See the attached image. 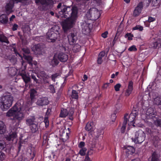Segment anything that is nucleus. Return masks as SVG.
I'll return each instance as SVG.
<instances>
[{
    "mask_svg": "<svg viewBox=\"0 0 161 161\" xmlns=\"http://www.w3.org/2000/svg\"><path fill=\"white\" fill-rule=\"evenodd\" d=\"M125 38H128V40L130 41L132 40L133 39V37L134 36L132 34H131V33H127L125 35Z\"/></svg>",
    "mask_w": 161,
    "mask_h": 161,
    "instance_id": "c9c22d12",
    "label": "nucleus"
},
{
    "mask_svg": "<svg viewBox=\"0 0 161 161\" xmlns=\"http://www.w3.org/2000/svg\"><path fill=\"white\" fill-rule=\"evenodd\" d=\"M58 60V57H56L55 55H54L50 62V65L53 67L57 66L59 63Z\"/></svg>",
    "mask_w": 161,
    "mask_h": 161,
    "instance_id": "aec40b11",
    "label": "nucleus"
},
{
    "mask_svg": "<svg viewBox=\"0 0 161 161\" xmlns=\"http://www.w3.org/2000/svg\"><path fill=\"white\" fill-rule=\"evenodd\" d=\"M31 78L36 83H39L38 80L36 77V75L34 74H32L31 75Z\"/></svg>",
    "mask_w": 161,
    "mask_h": 161,
    "instance_id": "79ce46f5",
    "label": "nucleus"
},
{
    "mask_svg": "<svg viewBox=\"0 0 161 161\" xmlns=\"http://www.w3.org/2000/svg\"><path fill=\"white\" fill-rule=\"evenodd\" d=\"M94 128V126L92 122L88 123L86 125L85 127L86 130L88 131L91 130V131H92L93 130Z\"/></svg>",
    "mask_w": 161,
    "mask_h": 161,
    "instance_id": "b1692460",
    "label": "nucleus"
},
{
    "mask_svg": "<svg viewBox=\"0 0 161 161\" xmlns=\"http://www.w3.org/2000/svg\"><path fill=\"white\" fill-rule=\"evenodd\" d=\"M145 134L144 132L142 130H139L135 133L131 139L135 143H140L145 140Z\"/></svg>",
    "mask_w": 161,
    "mask_h": 161,
    "instance_id": "20e7f679",
    "label": "nucleus"
},
{
    "mask_svg": "<svg viewBox=\"0 0 161 161\" xmlns=\"http://www.w3.org/2000/svg\"><path fill=\"white\" fill-rule=\"evenodd\" d=\"M12 104V101H1L0 105L3 110L8 109Z\"/></svg>",
    "mask_w": 161,
    "mask_h": 161,
    "instance_id": "4468645a",
    "label": "nucleus"
},
{
    "mask_svg": "<svg viewBox=\"0 0 161 161\" xmlns=\"http://www.w3.org/2000/svg\"><path fill=\"white\" fill-rule=\"evenodd\" d=\"M43 47L44 45L42 44L39 43L34 45L31 48V49L36 54H40L42 53V51Z\"/></svg>",
    "mask_w": 161,
    "mask_h": 161,
    "instance_id": "0eeeda50",
    "label": "nucleus"
},
{
    "mask_svg": "<svg viewBox=\"0 0 161 161\" xmlns=\"http://www.w3.org/2000/svg\"><path fill=\"white\" fill-rule=\"evenodd\" d=\"M121 85L119 83L116 84L114 86V88L116 92L119 91V90L120 88L121 87Z\"/></svg>",
    "mask_w": 161,
    "mask_h": 161,
    "instance_id": "49530a36",
    "label": "nucleus"
},
{
    "mask_svg": "<svg viewBox=\"0 0 161 161\" xmlns=\"http://www.w3.org/2000/svg\"><path fill=\"white\" fill-rule=\"evenodd\" d=\"M128 50L130 51H136L137 50L136 48L135 45H132L128 49Z\"/></svg>",
    "mask_w": 161,
    "mask_h": 161,
    "instance_id": "8fccbe9b",
    "label": "nucleus"
},
{
    "mask_svg": "<svg viewBox=\"0 0 161 161\" xmlns=\"http://www.w3.org/2000/svg\"><path fill=\"white\" fill-rule=\"evenodd\" d=\"M59 27L54 26L52 27L47 33V41L48 42H55L58 36Z\"/></svg>",
    "mask_w": 161,
    "mask_h": 161,
    "instance_id": "7ed1b4c3",
    "label": "nucleus"
},
{
    "mask_svg": "<svg viewBox=\"0 0 161 161\" xmlns=\"http://www.w3.org/2000/svg\"><path fill=\"white\" fill-rule=\"evenodd\" d=\"M68 114V112L66 109L62 108L60 114L59 116L60 117H65Z\"/></svg>",
    "mask_w": 161,
    "mask_h": 161,
    "instance_id": "393cba45",
    "label": "nucleus"
},
{
    "mask_svg": "<svg viewBox=\"0 0 161 161\" xmlns=\"http://www.w3.org/2000/svg\"><path fill=\"white\" fill-rule=\"evenodd\" d=\"M128 115V114H126L124 116V121L121 130V132L122 133H124L125 132L126 125L127 122V117Z\"/></svg>",
    "mask_w": 161,
    "mask_h": 161,
    "instance_id": "a211bd4d",
    "label": "nucleus"
},
{
    "mask_svg": "<svg viewBox=\"0 0 161 161\" xmlns=\"http://www.w3.org/2000/svg\"><path fill=\"white\" fill-rule=\"evenodd\" d=\"M8 21L7 15L5 14H3L0 16V22L3 24H6Z\"/></svg>",
    "mask_w": 161,
    "mask_h": 161,
    "instance_id": "6ab92c4d",
    "label": "nucleus"
},
{
    "mask_svg": "<svg viewBox=\"0 0 161 161\" xmlns=\"http://www.w3.org/2000/svg\"><path fill=\"white\" fill-rule=\"evenodd\" d=\"M143 7V3L142 2H140L135 8L133 13V15L135 17L138 16L141 13Z\"/></svg>",
    "mask_w": 161,
    "mask_h": 161,
    "instance_id": "9b49d317",
    "label": "nucleus"
},
{
    "mask_svg": "<svg viewBox=\"0 0 161 161\" xmlns=\"http://www.w3.org/2000/svg\"><path fill=\"white\" fill-rule=\"evenodd\" d=\"M17 135L16 133L15 132L10 133L9 135L5 137V138L7 140L10 142V143H12L13 141L17 137Z\"/></svg>",
    "mask_w": 161,
    "mask_h": 161,
    "instance_id": "f3484780",
    "label": "nucleus"
},
{
    "mask_svg": "<svg viewBox=\"0 0 161 161\" xmlns=\"http://www.w3.org/2000/svg\"><path fill=\"white\" fill-rule=\"evenodd\" d=\"M59 74L58 73H56L53 74L51 76V79L53 81L55 82V79L59 75Z\"/></svg>",
    "mask_w": 161,
    "mask_h": 161,
    "instance_id": "37998d69",
    "label": "nucleus"
},
{
    "mask_svg": "<svg viewBox=\"0 0 161 161\" xmlns=\"http://www.w3.org/2000/svg\"><path fill=\"white\" fill-rule=\"evenodd\" d=\"M159 156L155 152H154L152 155L151 157L149 158V161H158Z\"/></svg>",
    "mask_w": 161,
    "mask_h": 161,
    "instance_id": "4be33fe9",
    "label": "nucleus"
},
{
    "mask_svg": "<svg viewBox=\"0 0 161 161\" xmlns=\"http://www.w3.org/2000/svg\"><path fill=\"white\" fill-rule=\"evenodd\" d=\"M35 119L34 118H33L32 119H27L26 120V123L28 125L31 126L33 124H35Z\"/></svg>",
    "mask_w": 161,
    "mask_h": 161,
    "instance_id": "72a5a7b5",
    "label": "nucleus"
},
{
    "mask_svg": "<svg viewBox=\"0 0 161 161\" xmlns=\"http://www.w3.org/2000/svg\"><path fill=\"white\" fill-rule=\"evenodd\" d=\"M23 54H29L30 53V49L27 47H24L22 49Z\"/></svg>",
    "mask_w": 161,
    "mask_h": 161,
    "instance_id": "ea45409f",
    "label": "nucleus"
},
{
    "mask_svg": "<svg viewBox=\"0 0 161 161\" xmlns=\"http://www.w3.org/2000/svg\"><path fill=\"white\" fill-rule=\"evenodd\" d=\"M74 111L73 109H71L68 112V114L69 116V119H70L72 120L73 119L72 116L74 114Z\"/></svg>",
    "mask_w": 161,
    "mask_h": 161,
    "instance_id": "603ef678",
    "label": "nucleus"
},
{
    "mask_svg": "<svg viewBox=\"0 0 161 161\" xmlns=\"http://www.w3.org/2000/svg\"><path fill=\"white\" fill-rule=\"evenodd\" d=\"M52 0H46L45 5L47 6L50 5L52 4Z\"/></svg>",
    "mask_w": 161,
    "mask_h": 161,
    "instance_id": "6e6d98bb",
    "label": "nucleus"
},
{
    "mask_svg": "<svg viewBox=\"0 0 161 161\" xmlns=\"http://www.w3.org/2000/svg\"><path fill=\"white\" fill-rule=\"evenodd\" d=\"M5 143L3 141L0 140V151L3 150L4 148Z\"/></svg>",
    "mask_w": 161,
    "mask_h": 161,
    "instance_id": "a18cd8bd",
    "label": "nucleus"
},
{
    "mask_svg": "<svg viewBox=\"0 0 161 161\" xmlns=\"http://www.w3.org/2000/svg\"><path fill=\"white\" fill-rule=\"evenodd\" d=\"M155 119L152 120L153 121L154 125L157 127H161V119H157V118H155Z\"/></svg>",
    "mask_w": 161,
    "mask_h": 161,
    "instance_id": "7c9ffc66",
    "label": "nucleus"
},
{
    "mask_svg": "<svg viewBox=\"0 0 161 161\" xmlns=\"http://www.w3.org/2000/svg\"><path fill=\"white\" fill-rule=\"evenodd\" d=\"M100 135V133L97 130H96L93 134V135L96 138H98Z\"/></svg>",
    "mask_w": 161,
    "mask_h": 161,
    "instance_id": "864d4df0",
    "label": "nucleus"
},
{
    "mask_svg": "<svg viewBox=\"0 0 161 161\" xmlns=\"http://www.w3.org/2000/svg\"><path fill=\"white\" fill-rule=\"evenodd\" d=\"M37 93V92L34 89H32L30 90V97L31 100L35 99Z\"/></svg>",
    "mask_w": 161,
    "mask_h": 161,
    "instance_id": "c85d7f7f",
    "label": "nucleus"
},
{
    "mask_svg": "<svg viewBox=\"0 0 161 161\" xmlns=\"http://www.w3.org/2000/svg\"><path fill=\"white\" fill-rule=\"evenodd\" d=\"M40 76L44 84H49V80H48V78L50 77L45 71H42L41 72Z\"/></svg>",
    "mask_w": 161,
    "mask_h": 161,
    "instance_id": "dca6fc26",
    "label": "nucleus"
},
{
    "mask_svg": "<svg viewBox=\"0 0 161 161\" xmlns=\"http://www.w3.org/2000/svg\"><path fill=\"white\" fill-rule=\"evenodd\" d=\"M1 101H13V97L11 93L6 92L0 97Z\"/></svg>",
    "mask_w": 161,
    "mask_h": 161,
    "instance_id": "ddd939ff",
    "label": "nucleus"
},
{
    "mask_svg": "<svg viewBox=\"0 0 161 161\" xmlns=\"http://www.w3.org/2000/svg\"><path fill=\"white\" fill-rule=\"evenodd\" d=\"M126 150L127 152L129 154H133L135 151V149L133 147L130 146H128L126 148Z\"/></svg>",
    "mask_w": 161,
    "mask_h": 161,
    "instance_id": "2f4dec72",
    "label": "nucleus"
},
{
    "mask_svg": "<svg viewBox=\"0 0 161 161\" xmlns=\"http://www.w3.org/2000/svg\"><path fill=\"white\" fill-rule=\"evenodd\" d=\"M23 58H24L27 61L29 64H32V58L30 56H26L23 54Z\"/></svg>",
    "mask_w": 161,
    "mask_h": 161,
    "instance_id": "bb28decb",
    "label": "nucleus"
},
{
    "mask_svg": "<svg viewBox=\"0 0 161 161\" xmlns=\"http://www.w3.org/2000/svg\"><path fill=\"white\" fill-rule=\"evenodd\" d=\"M48 89L50 90V92L54 93L55 92V90L54 86L53 85H50L48 87Z\"/></svg>",
    "mask_w": 161,
    "mask_h": 161,
    "instance_id": "a19ab883",
    "label": "nucleus"
},
{
    "mask_svg": "<svg viewBox=\"0 0 161 161\" xmlns=\"http://www.w3.org/2000/svg\"><path fill=\"white\" fill-rule=\"evenodd\" d=\"M110 84V83H104L102 87L103 88L106 89Z\"/></svg>",
    "mask_w": 161,
    "mask_h": 161,
    "instance_id": "774afa93",
    "label": "nucleus"
},
{
    "mask_svg": "<svg viewBox=\"0 0 161 161\" xmlns=\"http://www.w3.org/2000/svg\"><path fill=\"white\" fill-rule=\"evenodd\" d=\"M8 117H13L11 119L14 122L19 123L24 118L25 114L21 110V107L17 103L6 113Z\"/></svg>",
    "mask_w": 161,
    "mask_h": 161,
    "instance_id": "f03ea898",
    "label": "nucleus"
},
{
    "mask_svg": "<svg viewBox=\"0 0 161 161\" xmlns=\"http://www.w3.org/2000/svg\"><path fill=\"white\" fill-rule=\"evenodd\" d=\"M14 3L10 1L6 4L5 7L6 13L7 14H9L13 12V9L14 6Z\"/></svg>",
    "mask_w": 161,
    "mask_h": 161,
    "instance_id": "f8f14e48",
    "label": "nucleus"
},
{
    "mask_svg": "<svg viewBox=\"0 0 161 161\" xmlns=\"http://www.w3.org/2000/svg\"><path fill=\"white\" fill-rule=\"evenodd\" d=\"M105 52L104 51H102L99 53L98 56L101 58H103L105 56Z\"/></svg>",
    "mask_w": 161,
    "mask_h": 161,
    "instance_id": "0e129e2a",
    "label": "nucleus"
},
{
    "mask_svg": "<svg viewBox=\"0 0 161 161\" xmlns=\"http://www.w3.org/2000/svg\"><path fill=\"white\" fill-rule=\"evenodd\" d=\"M11 50L14 52V53L16 54V56H17V55H18L20 57H22L19 53L18 52L17 50L15 47H13L11 49Z\"/></svg>",
    "mask_w": 161,
    "mask_h": 161,
    "instance_id": "c03bdc74",
    "label": "nucleus"
},
{
    "mask_svg": "<svg viewBox=\"0 0 161 161\" xmlns=\"http://www.w3.org/2000/svg\"><path fill=\"white\" fill-rule=\"evenodd\" d=\"M78 97L79 96L76 90L73 89L72 91L70 99L77 100Z\"/></svg>",
    "mask_w": 161,
    "mask_h": 161,
    "instance_id": "5701e85b",
    "label": "nucleus"
},
{
    "mask_svg": "<svg viewBox=\"0 0 161 161\" xmlns=\"http://www.w3.org/2000/svg\"><path fill=\"white\" fill-rule=\"evenodd\" d=\"M133 31L136 30H139L140 31H142L143 30V27L140 25H136L135 27L132 28Z\"/></svg>",
    "mask_w": 161,
    "mask_h": 161,
    "instance_id": "e433bc0d",
    "label": "nucleus"
},
{
    "mask_svg": "<svg viewBox=\"0 0 161 161\" xmlns=\"http://www.w3.org/2000/svg\"><path fill=\"white\" fill-rule=\"evenodd\" d=\"M87 150V149L85 147L82 148L80 151L79 153L81 156H84L86 154V152Z\"/></svg>",
    "mask_w": 161,
    "mask_h": 161,
    "instance_id": "4c0bfd02",
    "label": "nucleus"
},
{
    "mask_svg": "<svg viewBox=\"0 0 161 161\" xmlns=\"http://www.w3.org/2000/svg\"><path fill=\"white\" fill-rule=\"evenodd\" d=\"M30 128L32 133H34L36 132L38 129L37 124L35 123L32 124V125L30 126Z\"/></svg>",
    "mask_w": 161,
    "mask_h": 161,
    "instance_id": "a878e982",
    "label": "nucleus"
},
{
    "mask_svg": "<svg viewBox=\"0 0 161 161\" xmlns=\"http://www.w3.org/2000/svg\"><path fill=\"white\" fill-rule=\"evenodd\" d=\"M108 34V32L107 31H105L104 33H103L101 35V36L104 38H105L107 37V35Z\"/></svg>",
    "mask_w": 161,
    "mask_h": 161,
    "instance_id": "bf43d9fd",
    "label": "nucleus"
},
{
    "mask_svg": "<svg viewBox=\"0 0 161 161\" xmlns=\"http://www.w3.org/2000/svg\"><path fill=\"white\" fill-rule=\"evenodd\" d=\"M58 58L60 61L65 62L68 60V56L65 53L61 52L58 54Z\"/></svg>",
    "mask_w": 161,
    "mask_h": 161,
    "instance_id": "2eb2a0df",
    "label": "nucleus"
},
{
    "mask_svg": "<svg viewBox=\"0 0 161 161\" xmlns=\"http://www.w3.org/2000/svg\"><path fill=\"white\" fill-rule=\"evenodd\" d=\"M85 1H88L89 0H84ZM102 0H93V2L97 5V6L100 5L102 3Z\"/></svg>",
    "mask_w": 161,
    "mask_h": 161,
    "instance_id": "09e8293b",
    "label": "nucleus"
},
{
    "mask_svg": "<svg viewBox=\"0 0 161 161\" xmlns=\"http://www.w3.org/2000/svg\"><path fill=\"white\" fill-rule=\"evenodd\" d=\"M85 145V142H80L79 143L78 147H79L80 148H83V147Z\"/></svg>",
    "mask_w": 161,
    "mask_h": 161,
    "instance_id": "052dcab7",
    "label": "nucleus"
},
{
    "mask_svg": "<svg viewBox=\"0 0 161 161\" xmlns=\"http://www.w3.org/2000/svg\"><path fill=\"white\" fill-rule=\"evenodd\" d=\"M6 131V127L4 123L1 121H0V134H4Z\"/></svg>",
    "mask_w": 161,
    "mask_h": 161,
    "instance_id": "412c9836",
    "label": "nucleus"
},
{
    "mask_svg": "<svg viewBox=\"0 0 161 161\" xmlns=\"http://www.w3.org/2000/svg\"><path fill=\"white\" fill-rule=\"evenodd\" d=\"M134 89L133 82L132 80H130L129 82L126 89L125 91V96L129 97L132 93Z\"/></svg>",
    "mask_w": 161,
    "mask_h": 161,
    "instance_id": "1a4fd4ad",
    "label": "nucleus"
},
{
    "mask_svg": "<svg viewBox=\"0 0 161 161\" xmlns=\"http://www.w3.org/2000/svg\"><path fill=\"white\" fill-rule=\"evenodd\" d=\"M161 0H152V5L153 6H156L160 3Z\"/></svg>",
    "mask_w": 161,
    "mask_h": 161,
    "instance_id": "58836bf2",
    "label": "nucleus"
},
{
    "mask_svg": "<svg viewBox=\"0 0 161 161\" xmlns=\"http://www.w3.org/2000/svg\"><path fill=\"white\" fill-rule=\"evenodd\" d=\"M56 10L58 14L56 13L58 18H64L67 19L63 22L62 26L64 32L72 28L75 24L78 17V9L76 7L71 8L59 3L57 7Z\"/></svg>",
    "mask_w": 161,
    "mask_h": 161,
    "instance_id": "f257e3e1",
    "label": "nucleus"
},
{
    "mask_svg": "<svg viewBox=\"0 0 161 161\" xmlns=\"http://www.w3.org/2000/svg\"><path fill=\"white\" fill-rule=\"evenodd\" d=\"M19 75L22 77V78L24 81L26 87L29 86L30 87L29 83L31 81V79L30 77L27 75L25 72H20L19 73Z\"/></svg>",
    "mask_w": 161,
    "mask_h": 161,
    "instance_id": "6e6552de",
    "label": "nucleus"
},
{
    "mask_svg": "<svg viewBox=\"0 0 161 161\" xmlns=\"http://www.w3.org/2000/svg\"><path fill=\"white\" fill-rule=\"evenodd\" d=\"M69 43L70 45H74L77 40L76 34L74 33H71L68 36Z\"/></svg>",
    "mask_w": 161,
    "mask_h": 161,
    "instance_id": "9d476101",
    "label": "nucleus"
},
{
    "mask_svg": "<svg viewBox=\"0 0 161 161\" xmlns=\"http://www.w3.org/2000/svg\"><path fill=\"white\" fill-rule=\"evenodd\" d=\"M133 114H130L129 116V119H127V121L129 122L128 125H131V123H132V124H133V121L135 119V116Z\"/></svg>",
    "mask_w": 161,
    "mask_h": 161,
    "instance_id": "c756f323",
    "label": "nucleus"
},
{
    "mask_svg": "<svg viewBox=\"0 0 161 161\" xmlns=\"http://www.w3.org/2000/svg\"><path fill=\"white\" fill-rule=\"evenodd\" d=\"M153 140V141L154 142V143L156 142V143L159 140V138L158 136H154Z\"/></svg>",
    "mask_w": 161,
    "mask_h": 161,
    "instance_id": "338daca9",
    "label": "nucleus"
},
{
    "mask_svg": "<svg viewBox=\"0 0 161 161\" xmlns=\"http://www.w3.org/2000/svg\"><path fill=\"white\" fill-rule=\"evenodd\" d=\"M116 113L117 112H114V113L111 115V119L113 122L116 119Z\"/></svg>",
    "mask_w": 161,
    "mask_h": 161,
    "instance_id": "3c124183",
    "label": "nucleus"
},
{
    "mask_svg": "<svg viewBox=\"0 0 161 161\" xmlns=\"http://www.w3.org/2000/svg\"><path fill=\"white\" fill-rule=\"evenodd\" d=\"M80 45L79 44H76L74 45L73 48V50L74 52H77L79 51L80 50Z\"/></svg>",
    "mask_w": 161,
    "mask_h": 161,
    "instance_id": "473e14b6",
    "label": "nucleus"
},
{
    "mask_svg": "<svg viewBox=\"0 0 161 161\" xmlns=\"http://www.w3.org/2000/svg\"><path fill=\"white\" fill-rule=\"evenodd\" d=\"M36 104L40 106H43L49 104L48 101H37Z\"/></svg>",
    "mask_w": 161,
    "mask_h": 161,
    "instance_id": "f704fd0d",
    "label": "nucleus"
},
{
    "mask_svg": "<svg viewBox=\"0 0 161 161\" xmlns=\"http://www.w3.org/2000/svg\"><path fill=\"white\" fill-rule=\"evenodd\" d=\"M156 111L152 108H148L146 113V121L150 123H151V121L154 118H155V115H156Z\"/></svg>",
    "mask_w": 161,
    "mask_h": 161,
    "instance_id": "423d86ee",
    "label": "nucleus"
},
{
    "mask_svg": "<svg viewBox=\"0 0 161 161\" xmlns=\"http://www.w3.org/2000/svg\"><path fill=\"white\" fill-rule=\"evenodd\" d=\"M155 20V18H153L151 16L149 17L148 20V21L150 22L154 21Z\"/></svg>",
    "mask_w": 161,
    "mask_h": 161,
    "instance_id": "69168bd1",
    "label": "nucleus"
},
{
    "mask_svg": "<svg viewBox=\"0 0 161 161\" xmlns=\"http://www.w3.org/2000/svg\"><path fill=\"white\" fill-rule=\"evenodd\" d=\"M86 15L89 19L92 20H96L100 16L99 11L95 8L90 9L89 13L87 12Z\"/></svg>",
    "mask_w": 161,
    "mask_h": 161,
    "instance_id": "39448f33",
    "label": "nucleus"
},
{
    "mask_svg": "<svg viewBox=\"0 0 161 161\" xmlns=\"http://www.w3.org/2000/svg\"><path fill=\"white\" fill-rule=\"evenodd\" d=\"M85 28H83V30H84V29H85V31L88 32L89 31V25H88L87 24H86V25L85 26Z\"/></svg>",
    "mask_w": 161,
    "mask_h": 161,
    "instance_id": "e2e57ef3",
    "label": "nucleus"
},
{
    "mask_svg": "<svg viewBox=\"0 0 161 161\" xmlns=\"http://www.w3.org/2000/svg\"><path fill=\"white\" fill-rule=\"evenodd\" d=\"M89 152H87V154L85 157V158L84 160V161H92L88 156L89 154Z\"/></svg>",
    "mask_w": 161,
    "mask_h": 161,
    "instance_id": "4d7b16f0",
    "label": "nucleus"
},
{
    "mask_svg": "<svg viewBox=\"0 0 161 161\" xmlns=\"http://www.w3.org/2000/svg\"><path fill=\"white\" fill-rule=\"evenodd\" d=\"M102 58L99 57L98 56L97 60V63L99 64H101L102 63Z\"/></svg>",
    "mask_w": 161,
    "mask_h": 161,
    "instance_id": "680f3d73",
    "label": "nucleus"
},
{
    "mask_svg": "<svg viewBox=\"0 0 161 161\" xmlns=\"http://www.w3.org/2000/svg\"><path fill=\"white\" fill-rule=\"evenodd\" d=\"M18 27V25L16 24H14L13 25L12 29L13 31H15L17 29Z\"/></svg>",
    "mask_w": 161,
    "mask_h": 161,
    "instance_id": "13d9d810",
    "label": "nucleus"
},
{
    "mask_svg": "<svg viewBox=\"0 0 161 161\" xmlns=\"http://www.w3.org/2000/svg\"><path fill=\"white\" fill-rule=\"evenodd\" d=\"M6 158L5 154L2 152H0V161H2Z\"/></svg>",
    "mask_w": 161,
    "mask_h": 161,
    "instance_id": "de8ad7c7",
    "label": "nucleus"
},
{
    "mask_svg": "<svg viewBox=\"0 0 161 161\" xmlns=\"http://www.w3.org/2000/svg\"><path fill=\"white\" fill-rule=\"evenodd\" d=\"M0 41L2 42H5L7 44L9 43L7 37L3 34H0Z\"/></svg>",
    "mask_w": 161,
    "mask_h": 161,
    "instance_id": "cd10ccee",
    "label": "nucleus"
},
{
    "mask_svg": "<svg viewBox=\"0 0 161 161\" xmlns=\"http://www.w3.org/2000/svg\"><path fill=\"white\" fill-rule=\"evenodd\" d=\"M28 0H13V2L15 3H23L24 2Z\"/></svg>",
    "mask_w": 161,
    "mask_h": 161,
    "instance_id": "5fc2aeb1",
    "label": "nucleus"
}]
</instances>
